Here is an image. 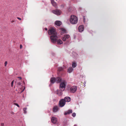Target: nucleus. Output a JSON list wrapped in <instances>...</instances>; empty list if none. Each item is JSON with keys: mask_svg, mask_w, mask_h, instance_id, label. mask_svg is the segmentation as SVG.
<instances>
[{"mask_svg": "<svg viewBox=\"0 0 126 126\" xmlns=\"http://www.w3.org/2000/svg\"><path fill=\"white\" fill-rule=\"evenodd\" d=\"M48 32L49 35H51L50 37L51 42L53 43L56 42L57 39L58 38V36L55 29L53 28H51L48 31Z\"/></svg>", "mask_w": 126, "mask_h": 126, "instance_id": "1", "label": "nucleus"}, {"mask_svg": "<svg viewBox=\"0 0 126 126\" xmlns=\"http://www.w3.org/2000/svg\"><path fill=\"white\" fill-rule=\"evenodd\" d=\"M7 61H5L4 63L5 66H6L7 64Z\"/></svg>", "mask_w": 126, "mask_h": 126, "instance_id": "26", "label": "nucleus"}, {"mask_svg": "<svg viewBox=\"0 0 126 126\" xmlns=\"http://www.w3.org/2000/svg\"><path fill=\"white\" fill-rule=\"evenodd\" d=\"M62 91H58V92L57 94L59 96L61 95L62 94Z\"/></svg>", "mask_w": 126, "mask_h": 126, "instance_id": "21", "label": "nucleus"}, {"mask_svg": "<svg viewBox=\"0 0 126 126\" xmlns=\"http://www.w3.org/2000/svg\"><path fill=\"white\" fill-rule=\"evenodd\" d=\"M64 5L63 4L61 5V7L62 8H63L64 7Z\"/></svg>", "mask_w": 126, "mask_h": 126, "instance_id": "29", "label": "nucleus"}, {"mask_svg": "<svg viewBox=\"0 0 126 126\" xmlns=\"http://www.w3.org/2000/svg\"><path fill=\"white\" fill-rule=\"evenodd\" d=\"M72 115L73 117H75L76 115V114L74 112L72 114Z\"/></svg>", "mask_w": 126, "mask_h": 126, "instance_id": "25", "label": "nucleus"}, {"mask_svg": "<svg viewBox=\"0 0 126 126\" xmlns=\"http://www.w3.org/2000/svg\"><path fill=\"white\" fill-rule=\"evenodd\" d=\"M76 63L75 62H73L72 63V67L73 68H75L76 67Z\"/></svg>", "mask_w": 126, "mask_h": 126, "instance_id": "19", "label": "nucleus"}, {"mask_svg": "<svg viewBox=\"0 0 126 126\" xmlns=\"http://www.w3.org/2000/svg\"><path fill=\"white\" fill-rule=\"evenodd\" d=\"M61 30L63 32H66V30H65V29L63 28L61 29Z\"/></svg>", "mask_w": 126, "mask_h": 126, "instance_id": "24", "label": "nucleus"}, {"mask_svg": "<svg viewBox=\"0 0 126 126\" xmlns=\"http://www.w3.org/2000/svg\"><path fill=\"white\" fill-rule=\"evenodd\" d=\"M22 47V45H20V49H21Z\"/></svg>", "mask_w": 126, "mask_h": 126, "instance_id": "30", "label": "nucleus"}, {"mask_svg": "<svg viewBox=\"0 0 126 126\" xmlns=\"http://www.w3.org/2000/svg\"><path fill=\"white\" fill-rule=\"evenodd\" d=\"M27 109V108H23V110L24 111V113H26L27 112L26 111Z\"/></svg>", "mask_w": 126, "mask_h": 126, "instance_id": "22", "label": "nucleus"}, {"mask_svg": "<svg viewBox=\"0 0 126 126\" xmlns=\"http://www.w3.org/2000/svg\"><path fill=\"white\" fill-rule=\"evenodd\" d=\"M78 18L76 16L74 15H71L70 18V23L72 24H75L78 22Z\"/></svg>", "mask_w": 126, "mask_h": 126, "instance_id": "2", "label": "nucleus"}, {"mask_svg": "<svg viewBox=\"0 0 126 126\" xmlns=\"http://www.w3.org/2000/svg\"><path fill=\"white\" fill-rule=\"evenodd\" d=\"M55 24L58 26H60L62 24V22L59 21H56L55 22Z\"/></svg>", "mask_w": 126, "mask_h": 126, "instance_id": "14", "label": "nucleus"}, {"mask_svg": "<svg viewBox=\"0 0 126 126\" xmlns=\"http://www.w3.org/2000/svg\"><path fill=\"white\" fill-rule=\"evenodd\" d=\"M65 83L63 82L61 83L60 86V89L61 91H63L65 89Z\"/></svg>", "mask_w": 126, "mask_h": 126, "instance_id": "7", "label": "nucleus"}, {"mask_svg": "<svg viewBox=\"0 0 126 126\" xmlns=\"http://www.w3.org/2000/svg\"><path fill=\"white\" fill-rule=\"evenodd\" d=\"M74 126H76V125H75Z\"/></svg>", "mask_w": 126, "mask_h": 126, "instance_id": "35", "label": "nucleus"}, {"mask_svg": "<svg viewBox=\"0 0 126 126\" xmlns=\"http://www.w3.org/2000/svg\"><path fill=\"white\" fill-rule=\"evenodd\" d=\"M52 12L57 15H60L61 13V11L59 9H55L52 11Z\"/></svg>", "mask_w": 126, "mask_h": 126, "instance_id": "4", "label": "nucleus"}, {"mask_svg": "<svg viewBox=\"0 0 126 126\" xmlns=\"http://www.w3.org/2000/svg\"><path fill=\"white\" fill-rule=\"evenodd\" d=\"M65 104V101L63 99H61L59 102V106L60 107H63Z\"/></svg>", "mask_w": 126, "mask_h": 126, "instance_id": "3", "label": "nucleus"}, {"mask_svg": "<svg viewBox=\"0 0 126 126\" xmlns=\"http://www.w3.org/2000/svg\"><path fill=\"white\" fill-rule=\"evenodd\" d=\"M45 30H46V31H47V28H45Z\"/></svg>", "mask_w": 126, "mask_h": 126, "instance_id": "34", "label": "nucleus"}, {"mask_svg": "<svg viewBox=\"0 0 126 126\" xmlns=\"http://www.w3.org/2000/svg\"><path fill=\"white\" fill-rule=\"evenodd\" d=\"M57 42V44L59 45H61L63 43V42L62 41L61 39H59L57 40H56V42Z\"/></svg>", "mask_w": 126, "mask_h": 126, "instance_id": "17", "label": "nucleus"}, {"mask_svg": "<svg viewBox=\"0 0 126 126\" xmlns=\"http://www.w3.org/2000/svg\"><path fill=\"white\" fill-rule=\"evenodd\" d=\"M17 18L18 19L20 20H21V19L20 18H19V17H17Z\"/></svg>", "mask_w": 126, "mask_h": 126, "instance_id": "31", "label": "nucleus"}, {"mask_svg": "<svg viewBox=\"0 0 126 126\" xmlns=\"http://www.w3.org/2000/svg\"><path fill=\"white\" fill-rule=\"evenodd\" d=\"M84 27L83 25L79 26L78 28L79 31L80 32H82L84 30Z\"/></svg>", "mask_w": 126, "mask_h": 126, "instance_id": "9", "label": "nucleus"}, {"mask_svg": "<svg viewBox=\"0 0 126 126\" xmlns=\"http://www.w3.org/2000/svg\"><path fill=\"white\" fill-rule=\"evenodd\" d=\"M55 81L57 83H58L60 82L61 81V79L59 77H57L56 78H55Z\"/></svg>", "mask_w": 126, "mask_h": 126, "instance_id": "15", "label": "nucleus"}, {"mask_svg": "<svg viewBox=\"0 0 126 126\" xmlns=\"http://www.w3.org/2000/svg\"><path fill=\"white\" fill-rule=\"evenodd\" d=\"M55 82V78H52L50 79V82L51 83H53Z\"/></svg>", "mask_w": 126, "mask_h": 126, "instance_id": "18", "label": "nucleus"}, {"mask_svg": "<svg viewBox=\"0 0 126 126\" xmlns=\"http://www.w3.org/2000/svg\"><path fill=\"white\" fill-rule=\"evenodd\" d=\"M22 78L21 77H18L17 78L16 80V83L19 86L22 85H21V82Z\"/></svg>", "mask_w": 126, "mask_h": 126, "instance_id": "5", "label": "nucleus"}, {"mask_svg": "<svg viewBox=\"0 0 126 126\" xmlns=\"http://www.w3.org/2000/svg\"><path fill=\"white\" fill-rule=\"evenodd\" d=\"M70 36L69 35H65L63 37L62 40L64 41H65L67 39H68L69 38Z\"/></svg>", "mask_w": 126, "mask_h": 126, "instance_id": "8", "label": "nucleus"}, {"mask_svg": "<svg viewBox=\"0 0 126 126\" xmlns=\"http://www.w3.org/2000/svg\"><path fill=\"white\" fill-rule=\"evenodd\" d=\"M14 81L13 80L12 81V82H11V86L12 87H13V83L14 82Z\"/></svg>", "mask_w": 126, "mask_h": 126, "instance_id": "28", "label": "nucleus"}, {"mask_svg": "<svg viewBox=\"0 0 126 126\" xmlns=\"http://www.w3.org/2000/svg\"><path fill=\"white\" fill-rule=\"evenodd\" d=\"M63 99L65 101V102H68L71 100L70 98V97L68 96L65 97Z\"/></svg>", "mask_w": 126, "mask_h": 126, "instance_id": "12", "label": "nucleus"}, {"mask_svg": "<svg viewBox=\"0 0 126 126\" xmlns=\"http://www.w3.org/2000/svg\"><path fill=\"white\" fill-rule=\"evenodd\" d=\"M77 87L74 86L71 87L70 89V92L71 93H74L77 90Z\"/></svg>", "mask_w": 126, "mask_h": 126, "instance_id": "6", "label": "nucleus"}, {"mask_svg": "<svg viewBox=\"0 0 126 126\" xmlns=\"http://www.w3.org/2000/svg\"><path fill=\"white\" fill-rule=\"evenodd\" d=\"M73 70V68L71 67H69L68 69V72L69 73H71Z\"/></svg>", "mask_w": 126, "mask_h": 126, "instance_id": "20", "label": "nucleus"}, {"mask_svg": "<svg viewBox=\"0 0 126 126\" xmlns=\"http://www.w3.org/2000/svg\"><path fill=\"white\" fill-rule=\"evenodd\" d=\"M63 68L62 67H59L58 70L60 71H61L63 70Z\"/></svg>", "mask_w": 126, "mask_h": 126, "instance_id": "23", "label": "nucleus"}, {"mask_svg": "<svg viewBox=\"0 0 126 126\" xmlns=\"http://www.w3.org/2000/svg\"><path fill=\"white\" fill-rule=\"evenodd\" d=\"M51 3L52 5L54 7L57 8V5L56 2L54 0H51Z\"/></svg>", "mask_w": 126, "mask_h": 126, "instance_id": "10", "label": "nucleus"}, {"mask_svg": "<svg viewBox=\"0 0 126 126\" xmlns=\"http://www.w3.org/2000/svg\"><path fill=\"white\" fill-rule=\"evenodd\" d=\"M15 105H16L18 107H19V105L17 103H14V104Z\"/></svg>", "mask_w": 126, "mask_h": 126, "instance_id": "27", "label": "nucleus"}, {"mask_svg": "<svg viewBox=\"0 0 126 126\" xmlns=\"http://www.w3.org/2000/svg\"><path fill=\"white\" fill-rule=\"evenodd\" d=\"M1 126H4V124L3 123H2L1 124Z\"/></svg>", "mask_w": 126, "mask_h": 126, "instance_id": "32", "label": "nucleus"}, {"mask_svg": "<svg viewBox=\"0 0 126 126\" xmlns=\"http://www.w3.org/2000/svg\"><path fill=\"white\" fill-rule=\"evenodd\" d=\"M51 121L53 123L55 124L57 122V119L56 118L52 117L51 118Z\"/></svg>", "mask_w": 126, "mask_h": 126, "instance_id": "13", "label": "nucleus"}, {"mask_svg": "<svg viewBox=\"0 0 126 126\" xmlns=\"http://www.w3.org/2000/svg\"><path fill=\"white\" fill-rule=\"evenodd\" d=\"M59 110L58 106H55L53 108V112H56L57 111Z\"/></svg>", "mask_w": 126, "mask_h": 126, "instance_id": "11", "label": "nucleus"}, {"mask_svg": "<svg viewBox=\"0 0 126 126\" xmlns=\"http://www.w3.org/2000/svg\"><path fill=\"white\" fill-rule=\"evenodd\" d=\"M14 22V20H12V21H11V22L12 23H13V22Z\"/></svg>", "mask_w": 126, "mask_h": 126, "instance_id": "33", "label": "nucleus"}, {"mask_svg": "<svg viewBox=\"0 0 126 126\" xmlns=\"http://www.w3.org/2000/svg\"><path fill=\"white\" fill-rule=\"evenodd\" d=\"M72 112V110H68L67 111L65 112L64 113V114L65 115L67 114H69Z\"/></svg>", "mask_w": 126, "mask_h": 126, "instance_id": "16", "label": "nucleus"}]
</instances>
